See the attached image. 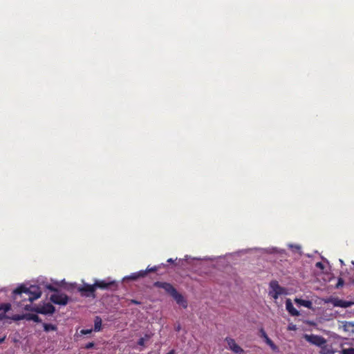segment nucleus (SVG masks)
I'll use <instances>...</instances> for the list:
<instances>
[{"label":"nucleus","instance_id":"nucleus-5","mask_svg":"<svg viewBox=\"0 0 354 354\" xmlns=\"http://www.w3.org/2000/svg\"><path fill=\"white\" fill-rule=\"evenodd\" d=\"M50 301L58 305L65 306L68 304L69 298L68 297L63 293L61 294H53L50 297Z\"/></svg>","mask_w":354,"mask_h":354},{"label":"nucleus","instance_id":"nucleus-18","mask_svg":"<svg viewBox=\"0 0 354 354\" xmlns=\"http://www.w3.org/2000/svg\"><path fill=\"white\" fill-rule=\"evenodd\" d=\"M340 354H354V348H344Z\"/></svg>","mask_w":354,"mask_h":354},{"label":"nucleus","instance_id":"nucleus-27","mask_svg":"<svg viewBox=\"0 0 354 354\" xmlns=\"http://www.w3.org/2000/svg\"><path fill=\"white\" fill-rule=\"evenodd\" d=\"M130 304L138 305V304H140V302L137 301V300H136V299H131L130 300Z\"/></svg>","mask_w":354,"mask_h":354},{"label":"nucleus","instance_id":"nucleus-32","mask_svg":"<svg viewBox=\"0 0 354 354\" xmlns=\"http://www.w3.org/2000/svg\"><path fill=\"white\" fill-rule=\"evenodd\" d=\"M299 249H300V247L299 245H296L295 246V250H299Z\"/></svg>","mask_w":354,"mask_h":354},{"label":"nucleus","instance_id":"nucleus-9","mask_svg":"<svg viewBox=\"0 0 354 354\" xmlns=\"http://www.w3.org/2000/svg\"><path fill=\"white\" fill-rule=\"evenodd\" d=\"M95 289L97 288L100 289H116L118 287L115 281H106L104 280L96 281L95 283Z\"/></svg>","mask_w":354,"mask_h":354},{"label":"nucleus","instance_id":"nucleus-16","mask_svg":"<svg viewBox=\"0 0 354 354\" xmlns=\"http://www.w3.org/2000/svg\"><path fill=\"white\" fill-rule=\"evenodd\" d=\"M102 329V319L99 316H96L94 320V331L98 332Z\"/></svg>","mask_w":354,"mask_h":354},{"label":"nucleus","instance_id":"nucleus-31","mask_svg":"<svg viewBox=\"0 0 354 354\" xmlns=\"http://www.w3.org/2000/svg\"><path fill=\"white\" fill-rule=\"evenodd\" d=\"M5 340V337L0 338V344L3 343Z\"/></svg>","mask_w":354,"mask_h":354},{"label":"nucleus","instance_id":"nucleus-30","mask_svg":"<svg viewBox=\"0 0 354 354\" xmlns=\"http://www.w3.org/2000/svg\"><path fill=\"white\" fill-rule=\"evenodd\" d=\"M167 262H168V263H174V260L173 259L170 258V259H169L167 260Z\"/></svg>","mask_w":354,"mask_h":354},{"label":"nucleus","instance_id":"nucleus-23","mask_svg":"<svg viewBox=\"0 0 354 354\" xmlns=\"http://www.w3.org/2000/svg\"><path fill=\"white\" fill-rule=\"evenodd\" d=\"M91 332H92L91 329H82L80 331V333L82 335H88V334H90Z\"/></svg>","mask_w":354,"mask_h":354},{"label":"nucleus","instance_id":"nucleus-8","mask_svg":"<svg viewBox=\"0 0 354 354\" xmlns=\"http://www.w3.org/2000/svg\"><path fill=\"white\" fill-rule=\"evenodd\" d=\"M305 339L308 342H310L313 344H315L316 346H322V345L325 344L326 342V339L323 337L316 335H306Z\"/></svg>","mask_w":354,"mask_h":354},{"label":"nucleus","instance_id":"nucleus-19","mask_svg":"<svg viewBox=\"0 0 354 354\" xmlns=\"http://www.w3.org/2000/svg\"><path fill=\"white\" fill-rule=\"evenodd\" d=\"M160 268V266H155L153 267H151V268H149V266L147 267V268L145 270L147 272V274L148 272H156L158 269Z\"/></svg>","mask_w":354,"mask_h":354},{"label":"nucleus","instance_id":"nucleus-12","mask_svg":"<svg viewBox=\"0 0 354 354\" xmlns=\"http://www.w3.org/2000/svg\"><path fill=\"white\" fill-rule=\"evenodd\" d=\"M286 308L288 313L292 316H299V312L293 306L290 299L286 301Z\"/></svg>","mask_w":354,"mask_h":354},{"label":"nucleus","instance_id":"nucleus-28","mask_svg":"<svg viewBox=\"0 0 354 354\" xmlns=\"http://www.w3.org/2000/svg\"><path fill=\"white\" fill-rule=\"evenodd\" d=\"M316 267L319 268H321V269H323L324 268V265L322 264V262H317L316 263Z\"/></svg>","mask_w":354,"mask_h":354},{"label":"nucleus","instance_id":"nucleus-11","mask_svg":"<svg viewBox=\"0 0 354 354\" xmlns=\"http://www.w3.org/2000/svg\"><path fill=\"white\" fill-rule=\"evenodd\" d=\"M259 332L261 333V337L264 339L265 342L268 346H270L272 351H276L278 349L277 346L274 344L272 339L267 335L264 329L261 328Z\"/></svg>","mask_w":354,"mask_h":354},{"label":"nucleus","instance_id":"nucleus-10","mask_svg":"<svg viewBox=\"0 0 354 354\" xmlns=\"http://www.w3.org/2000/svg\"><path fill=\"white\" fill-rule=\"evenodd\" d=\"M78 291L86 297L93 296L95 297L94 292L95 291V283L93 285L84 284V286L78 288Z\"/></svg>","mask_w":354,"mask_h":354},{"label":"nucleus","instance_id":"nucleus-21","mask_svg":"<svg viewBox=\"0 0 354 354\" xmlns=\"http://www.w3.org/2000/svg\"><path fill=\"white\" fill-rule=\"evenodd\" d=\"M46 288L52 292H58L57 288H56L52 284H48L46 286Z\"/></svg>","mask_w":354,"mask_h":354},{"label":"nucleus","instance_id":"nucleus-17","mask_svg":"<svg viewBox=\"0 0 354 354\" xmlns=\"http://www.w3.org/2000/svg\"><path fill=\"white\" fill-rule=\"evenodd\" d=\"M44 330L46 332H49L50 330L55 331L57 330V326L55 325L51 324H46L44 323L43 324Z\"/></svg>","mask_w":354,"mask_h":354},{"label":"nucleus","instance_id":"nucleus-3","mask_svg":"<svg viewBox=\"0 0 354 354\" xmlns=\"http://www.w3.org/2000/svg\"><path fill=\"white\" fill-rule=\"evenodd\" d=\"M271 290L269 292V295L274 299H277L279 296L286 294V290L279 286V283L276 280L271 281L270 284Z\"/></svg>","mask_w":354,"mask_h":354},{"label":"nucleus","instance_id":"nucleus-20","mask_svg":"<svg viewBox=\"0 0 354 354\" xmlns=\"http://www.w3.org/2000/svg\"><path fill=\"white\" fill-rule=\"evenodd\" d=\"M344 279L342 278H339L337 283L336 284V288H339L342 287L344 286Z\"/></svg>","mask_w":354,"mask_h":354},{"label":"nucleus","instance_id":"nucleus-26","mask_svg":"<svg viewBox=\"0 0 354 354\" xmlns=\"http://www.w3.org/2000/svg\"><path fill=\"white\" fill-rule=\"evenodd\" d=\"M145 342V339L143 337H141L138 339V344L140 346H144Z\"/></svg>","mask_w":354,"mask_h":354},{"label":"nucleus","instance_id":"nucleus-1","mask_svg":"<svg viewBox=\"0 0 354 354\" xmlns=\"http://www.w3.org/2000/svg\"><path fill=\"white\" fill-rule=\"evenodd\" d=\"M12 294L14 295V299L15 300L17 299L18 296L21 297L22 295L25 294L27 297H25L23 300H28L30 302H32L41 297V292L35 286L27 288L24 285H21L13 290Z\"/></svg>","mask_w":354,"mask_h":354},{"label":"nucleus","instance_id":"nucleus-22","mask_svg":"<svg viewBox=\"0 0 354 354\" xmlns=\"http://www.w3.org/2000/svg\"><path fill=\"white\" fill-rule=\"evenodd\" d=\"M1 309H3L4 311H8L10 309V304H4L1 306Z\"/></svg>","mask_w":354,"mask_h":354},{"label":"nucleus","instance_id":"nucleus-29","mask_svg":"<svg viewBox=\"0 0 354 354\" xmlns=\"http://www.w3.org/2000/svg\"><path fill=\"white\" fill-rule=\"evenodd\" d=\"M167 354H175V351L174 349L169 351Z\"/></svg>","mask_w":354,"mask_h":354},{"label":"nucleus","instance_id":"nucleus-13","mask_svg":"<svg viewBox=\"0 0 354 354\" xmlns=\"http://www.w3.org/2000/svg\"><path fill=\"white\" fill-rule=\"evenodd\" d=\"M147 275V272L143 270H140L139 272L132 273L129 276L126 278L130 280H137L139 278L145 277Z\"/></svg>","mask_w":354,"mask_h":354},{"label":"nucleus","instance_id":"nucleus-6","mask_svg":"<svg viewBox=\"0 0 354 354\" xmlns=\"http://www.w3.org/2000/svg\"><path fill=\"white\" fill-rule=\"evenodd\" d=\"M34 310L42 315H52L55 313V308L51 304L46 303L42 306H37Z\"/></svg>","mask_w":354,"mask_h":354},{"label":"nucleus","instance_id":"nucleus-4","mask_svg":"<svg viewBox=\"0 0 354 354\" xmlns=\"http://www.w3.org/2000/svg\"><path fill=\"white\" fill-rule=\"evenodd\" d=\"M326 304H331L334 307H341V308H348L351 306L354 303L349 301H346L343 299H340L338 297H329L324 301Z\"/></svg>","mask_w":354,"mask_h":354},{"label":"nucleus","instance_id":"nucleus-15","mask_svg":"<svg viewBox=\"0 0 354 354\" xmlns=\"http://www.w3.org/2000/svg\"><path fill=\"white\" fill-rule=\"evenodd\" d=\"M295 301L297 304H299L300 306H304L308 308H311L312 306H313V303L310 300H305V299H302L296 298L295 299Z\"/></svg>","mask_w":354,"mask_h":354},{"label":"nucleus","instance_id":"nucleus-14","mask_svg":"<svg viewBox=\"0 0 354 354\" xmlns=\"http://www.w3.org/2000/svg\"><path fill=\"white\" fill-rule=\"evenodd\" d=\"M24 317L25 319L28 320V321L32 320L37 323L41 322V318L35 314L26 313V314H24Z\"/></svg>","mask_w":354,"mask_h":354},{"label":"nucleus","instance_id":"nucleus-7","mask_svg":"<svg viewBox=\"0 0 354 354\" xmlns=\"http://www.w3.org/2000/svg\"><path fill=\"white\" fill-rule=\"evenodd\" d=\"M225 341L227 342L229 348L234 353L243 354L245 353L244 350L236 343L234 339L227 337Z\"/></svg>","mask_w":354,"mask_h":354},{"label":"nucleus","instance_id":"nucleus-25","mask_svg":"<svg viewBox=\"0 0 354 354\" xmlns=\"http://www.w3.org/2000/svg\"><path fill=\"white\" fill-rule=\"evenodd\" d=\"M13 319H14V320H17H17H21V319H25V318H24V315H15V316L14 317V318H13Z\"/></svg>","mask_w":354,"mask_h":354},{"label":"nucleus","instance_id":"nucleus-24","mask_svg":"<svg viewBox=\"0 0 354 354\" xmlns=\"http://www.w3.org/2000/svg\"><path fill=\"white\" fill-rule=\"evenodd\" d=\"M94 347V343L93 342H88L84 346V348L86 349H90Z\"/></svg>","mask_w":354,"mask_h":354},{"label":"nucleus","instance_id":"nucleus-2","mask_svg":"<svg viewBox=\"0 0 354 354\" xmlns=\"http://www.w3.org/2000/svg\"><path fill=\"white\" fill-rule=\"evenodd\" d=\"M156 288H162L166 292L169 294L176 301L177 304L182 305L183 307H187V301L184 299L183 296L178 293L176 289L169 283L156 281L153 283Z\"/></svg>","mask_w":354,"mask_h":354}]
</instances>
